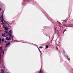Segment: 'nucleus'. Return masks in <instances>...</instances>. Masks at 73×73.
I'll return each instance as SVG.
<instances>
[{"mask_svg": "<svg viewBox=\"0 0 73 73\" xmlns=\"http://www.w3.org/2000/svg\"><path fill=\"white\" fill-rule=\"evenodd\" d=\"M0 19H2V20H1V23L3 25V28L5 29V30H8V29L6 27H7V28L9 27V25L8 23H7V22H6V21H4V20H3V17L2 16L1 17L0 14Z\"/></svg>", "mask_w": 73, "mask_h": 73, "instance_id": "f257e3e1", "label": "nucleus"}, {"mask_svg": "<svg viewBox=\"0 0 73 73\" xmlns=\"http://www.w3.org/2000/svg\"><path fill=\"white\" fill-rule=\"evenodd\" d=\"M2 35L3 37H6L7 36V33L5 31H3V33L2 34Z\"/></svg>", "mask_w": 73, "mask_h": 73, "instance_id": "f03ea898", "label": "nucleus"}, {"mask_svg": "<svg viewBox=\"0 0 73 73\" xmlns=\"http://www.w3.org/2000/svg\"><path fill=\"white\" fill-rule=\"evenodd\" d=\"M9 36H10V37H11L12 38V39L15 37V36H14V35H13L10 33H9Z\"/></svg>", "mask_w": 73, "mask_h": 73, "instance_id": "7ed1b4c3", "label": "nucleus"}, {"mask_svg": "<svg viewBox=\"0 0 73 73\" xmlns=\"http://www.w3.org/2000/svg\"><path fill=\"white\" fill-rule=\"evenodd\" d=\"M10 45L11 43H10V42H9L7 43L6 45V47H8L9 46H10Z\"/></svg>", "mask_w": 73, "mask_h": 73, "instance_id": "20e7f679", "label": "nucleus"}, {"mask_svg": "<svg viewBox=\"0 0 73 73\" xmlns=\"http://www.w3.org/2000/svg\"><path fill=\"white\" fill-rule=\"evenodd\" d=\"M11 37H9V38L8 37H7L6 38V39L7 40H11Z\"/></svg>", "mask_w": 73, "mask_h": 73, "instance_id": "39448f33", "label": "nucleus"}, {"mask_svg": "<svg viewBox=\"0 0 73 73\" xmlns=\"http://www.w3.org/2000/svg\"><path fill=\"white\" fill-rule=\"evenodd\" d=\"M1 73H5V71L4 70H1Z\"/></svg>", "mask_w": 73, "mask_h": 73, "instance_id": "423d86ee", "label": "nucleus"}, {"mask_svg": "<svg viewBox=\"0 0 73 73\" xmlns=\"http://www.w3.org/2000/svg\"><path fill=\"white\" fill-rule=\"evenodd\" d=\"M66 58L68 60H70V58H69V57L68 56H66Z\"/></svg>", "mask_w": 73, "mask_h": 73, "instance_id": "0eeeda50", "label": "nucleus"}, {"mask_svg": "<svg viewBox=\"0 0 73 73\" xmlns=\"http://www.w3.org/2000/svg\"><path fill=\"white\" fill-rule=\"evenodd\" d=\"M0 53H2L3 52V50H2V49L1 47H0Z\"/></svg>", "mask_w": 73, "mask_h": 73, "instance_id": "6e6552de", "label": "nucleus"}, {"mask_svg": "<svg viewBox=\"0 0 73 73\" xmlns=\"http://www.w3.org/2000/svg\"><path fill=\"white\" fill-rule=\"evenodd\" d=\"M9 32L10 33H12V30H10Z\"/></svg>", "mask_w": 73, "mask_h": 73, "instance_id": "1a4fd4ad", "label": "nucleus"}, {"mask_svg": "<svg viewBox=\"0 0 73 73\" xmlns=\"http://www.w3.org/2000/svg\"><path fill=\"white\" fill-rule=\"evenodd\" d=\"M5 40V39H4V38H3V39H2V42L4 41Z\"/></svg>", "mask_w": 73, "mask_h": 73, "instance_id": "9d476101", "label": "nucleus"}, {"mask_svg": "<svg viewBox=\"0 0 73 73\" xmlns=\"http://www.w3.org/2000/svg\"><path fill=\"white\" fill-rule=\"evenodd\" d=\"M39 48H40V49H42L43 48V47H42V46H39Z\"/></svg>", "mask_w": 73, "mask_h": 73, "instance_id": "9b49d317", "label": "nucleus"}, {"mask_svg": "<svg viewBox=\"0 0 73 73\" xmlns=\"http://www.w3.org/2000/svg\"><path fill=\"white\" fill-rule=\"evenodd\" d=\"M48 47H49L48 46V45H47L46 46V48H48Z\"/></svg>", "mask_w": 73, "mask_h": 73, "instance_id": "f8f14e48", "label": "nucleus"}, {"mask_svg": "<svg viewBox=\"0 0 73 73\" xmlns=\"http://www.w3.org/2000/svg\"><path fill=\"white\" fill-rule=\"evenodd\" d=\"M1 38H0V43H1Z\"/></svg>", "mask_w": 73, "mask_h": 73, "instance_id": "ddd939ff", "label": "nucleus"}, {"mask_svg": "<svg viewBox=\"0 0 73 73\" xmlns=\"http://www.w3.org/2000/svg\"><path fill=\"white\" fill-rule=\"evenodd\" d=\"M27 1H29L30 2V1H31V0H27Z\"/></svg>", "mask_w": 73, "mask_h": 73, "instance_id": "4468645a", "label": "nucleus"}, {"mask_svg": "<svg viewBox=\"0 0 73 73\" xmlns=\"http://www.w3.org/2000/svg\"><path fill=\"white\" fill-rule=\"evenodd\" d=\"M7 42V41L5 40V43H6Z\"/></svg>", "mask_w": 73, "mask_h": 73, "instance_id": "2eb2a0df", "label": "nucleus"}, {"mask_svg": "<svg viewBox=\"0 0 73 73\" xmlns=\"http://www.w3.org/2000/svg\"><path fill=\"white\" fill-rule=\"evenodd\" d=\"M4 51H3V54H4Z\"/></svg>", "mask_w": 73, "mask_h": 73, "instance_id": "dca6fc26", "label": "nucleus"}, {"mask_svg": "<svg viewBox=\"0 0 73 73\" xmlns=\"http://www.w3.org/2000/svg\"><path fill=\"white\" fill-rule=\"evenodd\" d=\"M0 68H1V65L0 64Z\"/></svg>", "mask_w": 73, "mask_h": 73, "instance_id": "f3484780", "label": "nucleus"}, {"mask_svg": "<svg viewBox=\"0 0 73 73\" xmlns=\"http://www.w3.org/2000/svg\"><path fill=\"white\" fill-rule=\"evenodd\" d=\"M39 51L40 52H41V51H40V50H39Z\"/></svg>", "mask_w": 73, "mask_h": 73, "instance_id": "a211bd4d", "label": "nucleus"}, {"mask_svg": "<svg viewBox=\"0 0 73 73\" xmlns=\"http://www.w3.org/2000/svg\"><path fill=\"white\" fill-rule=\"evenodd\" d=\"M1 8H0V10H1Z\"/></svg>", "mask_w": 73, "mask_h": 73, "instance_id": "6ab92c4d", "label": "nucleus"}, {"mask_svg": "<svg viewBox=\"0 0 73 73\" xmlns=\"http://www.w3.org/2000/svg\"><path fill=\"white\" fill-rule=\"evenodd\" d=\"M1 26V25L0 24V27Z\"/></svg>", "mask_w": 73, "mask_h": 73, "instance_id": "aec40b11", "label": "nucleus"}, {"mask_svg": "<svg viewBox=\"0 0 73 73\" xmlns=\"http://www.w3.org/2000/svg\"><path fill=\"white\" fill-rule=\"evenodd\" d=\"M1 31V30H0V32Z\"/></svg>", "mask_w": 73, "mask_h": 73, "instance_id": "412c9836", "label": "nucleus"}]
</instances>
